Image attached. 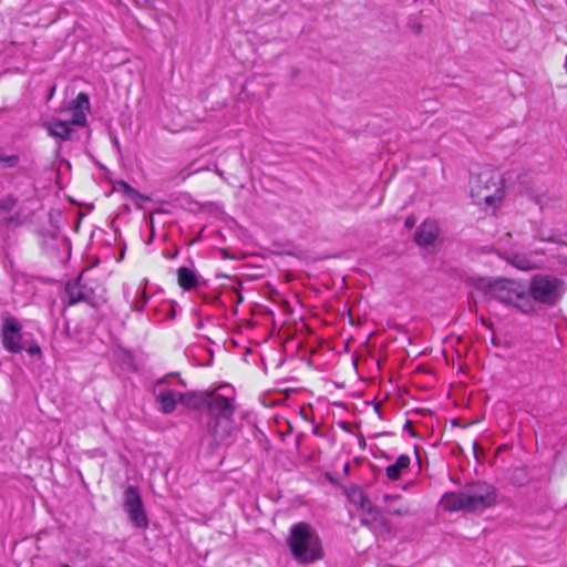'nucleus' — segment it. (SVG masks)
<instances>
[{
    "mask_svg": "<svg viewBox=\"0 0 567 567\" xmlns=\"http://www.w3.org/2000/svg\"><path fill=\"white\" fill-rule=\"evenodd\" d=\"M508 262L513 265L515 268L524 271H528L536 268V264L534 262V260H532L529 256L523 254L512 256L508 259Z\"/></svg>",
    "mask_w": 567,
    "mask_h": 567,
    "instance_id": "18",
    "label": "nucleus"
},
{
    "mask_svg": "<svg viewBox=\"0 0 567 567\" xmlns=\"http://www.w3.org/2000/svg\"><path fill=\"white\" fill-rule=\"evenodd\" d=\"M206 408L212 416L208 422V431L216 442H221L230 434V417L234 413V390L229 386H220L217 391L207 395Z\"/></svg>",
    "mask_w": 567,
    "mask_h": 567,
    "instance_id": "2",
    "label": "nucleus"
},
{
    "mask_svg": "<svg viewBox=\"0 0 567 567\" xmlns=\"http://www.w3.org/2000/svg\"><path fill=\"white\" fill-rule=\"evenodd\" d=\"M28 351L31 354L39 353L40 352V348L39 347H31Z\"/></svg>",
    "mask_w": 567,
    "mask_h": 567,
    "instance_id": "24",
    "label": "nucleus"
},
{
    "mask_svg": "<svg viewBox=\"0 0 567 567\" xmlns=\"http://www.w3.org/2000/svg\"><path fill=\"white\" fill-rule=\"evenodd\" d=\"M488 293L496 300L508 303L524 313H532V303L527 286L523 282L499 278L488 285Z\"/></svg>",
    "mask_w": 567,
    "mask_h": 567,
    "instance_id": "5",
    "label": "nucleus"
},
{
    "mask_svg": "<svg viewBox=\"0 0 567 567\" xmlns=\"http://www.w3.org/2000/svg\"><path fill=\"white\" fill-rule=\"evenodd\" d=\"M162 383L163 381L158 383V386ZM156 399L161 405V411L169 414L175 410L177 403L181 402V392L175 389L158 388Z\"/></svg>",
    "mask_w": 567,
    "mask_h": 567,
    "instance_id": "11",
    "label": "nucleus"
},
{
    "mask_svg": "<svg viewBox=\"0 0 567 567\" xmlns=\"http://www.w3.org/2000/svg\"><path fill=\"white\" fill-rule=\"evenodd\" d=\"M411 465V458L409 455H400L393 464L385 467V476L390 481L400 480L404 473H406Z\"/></svg>",
    "mask_w": 567,
    "mask_h": 567,
    "instance_id": "13",
    "label": "nucleus"
},
{
    "mask_svg": "<svg viewBox=\"0 0 567 567\" xmlns=\"http://www.w3.org/2000/svg\"><path fill=\"white\" fill-rule=\"evenodd\" d=\"M124 511L130 522L137 528H146L148 518L144 511L143 502L137 487L128 486L124 492Z\"/></svg>",
    "mask_w": 567,
    "mask_h": 567,
    "instance_id": "7",
    "label": "nucleus"
},
{
    "mask_svg": "<svg viewBox=\"0 0 567 567\" xmlns=\"http://www.w3.org/2000/svg\"><path fill=\"white\" fill-rule=\"evenodd\" d=\"M439 235V225L435 220H425L421 224L414 235L415 241L421 246H427L434 243Z\"/></svg>",
    "mask_w": 567,
    "mask_h": 567,
    "instance_id": "12",
    "label": "nucleus"
},
{
    "mask_svg": "<svg viewBox=\"0 0 567 567\" xmlns=\"http://www.w3.org/2000/svg\"><path fill=\"white\" fill-rule=\"evenodd\" d=\"M415 225V218L410 216L405 219V227L412 228Z\"/></svg>",
    "mask_w": 567,
    "mask_h": 567,
    "instance_id": "23",
    "label": "nucleus"
},
{
    "mask_svg": "<svg viewBox=\"0 0 567 567\" xmlns=\"http://www.w3.org/2000/svg\"><path fill=\"white\" fill-rule=\"evenodd\" d=\"M382 501L384 509L391 515L408 516L411 514L409 502L399 494H384Z\"/></svg>",
    "mask_w": 567,
    "mask_h": 567,
    "instance_id": "10",
    "label": "nucleus"
},
{
    "mask_svg": "<svg viewBox=\"0 0 567 567\" xmlns=\"http://www.w3.org/2000/svg\"><path fill=\"white\" fill-rule=\"evenodd\" d=\"M21 326L13 317H8L2 323V344L6 350L17 353L23 350L21 343Z\"/></svg>",
    "mask_w": 567,
    "mask_h": 567,
    "instance_id": "8",
    "label": "nucleus"
},
{
    "mask_svg": "<svg viewBox=\"0 0 567 567\" xmlns=\"http://www.w3.org/2000/svg\"><path fill=\"white\" fill-rule=\"evenodd\" d=\"M532 303L555 305L563 296L564 281L551 275H535L527 287Z\"/></svg>",
    "mask_w": 567,
    "mask_h": 567,
    "instance_id": "6",
    "label": "nucleus"
},
{
    "mask_svg": "<svg viewBox=\"0 0 567 567\" xmlns=\"http://www.w3.org/2000/svg\"><path fill=\"white\" fill-rule=\"evenodd\" d=\"M288 545L292 556L300 563H312L322 557L319 536L307 523H297L291 527Z\"/></svg>",
    "mask_w": 567,
    "mask_h": 567,
    "instance_id": "4",
    "label": "nucleus"
},
{
    "mask_svg": "<svg viewBox=\"0 0 567 567\" xmlns=\"http://www.w3.org/2000/svg\"><path fill=\"white\" fill-rule=\"evenodd\" d=\"M470 193L476 205H486L487 208L491 207L494 212L504 198L501 175L489 168L472 174Z\"/></svg>",
    "mask_w": 567,
    "mask_h": 567,
    "instance_id": "3",
    "label": "nucleus"
},
{
    "mask_svg": "<svg viewBox=\"0 0 567 567\" xmlns=\"http://www.w3.org/2000/svg\"><path fill=\"white\" fill-rule=\"evenodd\" d=\"M25 220H27V217H25V216L21 218V217H20V215L18 214L17 216H12V217L8 218V219H7V224H8V225H11V224H13V225H20V224H22V223H23V221H25Z\"/></svg>",
    "mask_w": 567,
    "mask_h": 567,
    "instance_id": "22",
    "label": "nucleus"
},
{
    "mask_svg": "<svg viewBox=\"0 0 567 567\" xmlns=\"http://www.w3.org/2000/svg\"><path fill=\"white\" fill-rule=\"evenodd\" d=\"M178 285L185 290H192L198 285L196 272L187 267H181L177 270Z\"/></svg>",
    "mask_w": 567,
    "mask_h": 567,
    "instance_id": "16",
    "label": "nucleus"
},
{
    "mask_svg": "<svg viewBox=\"0 0 567 567\" xmlns=\"http://www.w3.org/2000/svg\"><path fill=\"white\" fill-rule=\"evenodd\" d=\"M44 127L51 136L66 141L70 138L72 128L69 122L59 118H51L44 122Z\"/></svg>",
    "mask_w": 567,
    "mask_h": 567,
    "instance_id": "14",
    "label": "nucleus"
},
{
    "mask_svg": "<svg viewBox=\"0 0 567 567\" xmlns=\"http://www.w3.org/2000/svg\"><path fill=\"white\" fill-rule=\"evenodd\" d=\"M65 296L68 298V305H75L84 300L85 296L82 291V287L79 281H70L65 286Z\"/></svg>",
    "mask_w": 567,
    "mask_h": 567,
    "instance_id": "17",
    "label": "nucleus"
},
{
    "mask_svg": "<svg viewBox=\"0 0 567 567\" xmlns=\"http://www.w3.org/2000/svg\"><path fill=\"white\" fill-rule=\"evenodd\" d=\"M496 502L495 488L483 482L466 485L458 492L445 493L441 499L444 509L449 512L484 511Z\"/></svg>",
    "mask_w": 567,
    "mask_h": 567,
    "instance_id": "1",
    "label": "nucleus"
},
{
    "mask_svg": "<svg viewBox=\"0 0 567 567\" xmlns=\"http://www.w3.org/2000/svg\"><path fill=\"white\" fill-rule=\"evenodd\" d=\"M207 395V392H181V403L194 410L206 408Z\"/></svg>",
    "mask_w": 567,
    "mask_h": 567,
    "instance_id": "15",
    "label": "nucleus"
},
{
    "mask_svg": "<svg viewBox=\"0 0 567 567\" xmlns=\"http://www.w3.org/2000/svg\"><path fill=\"white\" fill-rule=\"evenodd\" d=\"M0 162L6 167H14L19 163V156L18 155H6L3 153H0Z\"/></svg>",
    "mask_w": 567,
    "mask_h": 567,
    "instance_id": "19",
    "label": "nucleus"
},
{
    "mask_svg": "<svg viewBox=\"0 0 567 567\" xmlns=\"http://www.w3.org/2000/svg\"><path fill=\"white\" fill-rule=\"evenodd\" d=\"M147 303V296L145 291H143L140 296V298L134 302V310L136 311H143Z\"/></svg>",
    "mask_w": 567,
    "mask_h": 567,
    "instance_id": "21",
    "label": "nucleus"
},
{
    "mask_svg": "<svg viewBox=\"0 0 567 567\" xmlns=\"http://www.w3.org/2000/svg\"><path fill=\"white\" fill-rule=\"evenodd\" d=\"M71 113V124L83 126L86 123V114L90 111V100L86 93H80L68 109Z\"/></svg>",
    "mask_w": 567,
    "mask_h": 567,
    "instance_id": "9",
    "label": "nucleus"
},
{
    "mask_svg": "<svg viewBox=\"0 0 567 567\" xmlns=\"http://www.w3.org/2000/svg\"><path fill=\"white\" fill-rule=\"evenodd\" d=\"M16 206V200L11 197L0 200V212H9Z\"/></svg>",
    "mask_w": 567,
    "mask_h": 567,
    "instance_id": "20",
    "label": "nucleus"
}]
</instances>
